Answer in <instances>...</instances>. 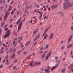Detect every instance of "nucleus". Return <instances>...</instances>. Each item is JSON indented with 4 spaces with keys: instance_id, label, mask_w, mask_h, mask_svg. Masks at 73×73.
Instances as JSON below:
<instances>
[{
    "instance_id": "f257e3e1",
    "label": "nucleus",
    "mask_w": 73,
    "mask_h": 73,
    "mask_svg": "<svg viewBox=\"0 0 73 73\" xmlns=\"http://www.w3.org/2000/svg\"><path fill=\"white\" fill-rule=\"evenodd\" d=\"M65 2L64 3L63 6L64 8V9H68L69 7H70L72 6L71 3L69 2L68 0H65Z\"/></svg>"
},
{
    "instance_id": "f03ea898",
    "label": "nucleus",
    "mask_w": 73,
    "mask_h": 73,
    "mask_svg": "<svg viewBox=\"0 0 73 73\" xmlns=\"http://www.w3.org/2000/svg\"><path fill=\"white\" fill-rule=\"evenodd\" d=\"M9 11H7L6 13L5 14L4 17V20H6L7 19L8 16L9 15Z\"/></svg>"
},
{
    "instance_id": "7ed1b4c3",
    "label": "nucleus",
    "mask_w": 73,
    "mask_h": 73,
    "mask_svg": "<svg viewBox=\"0 0 73 73\" xmlns=\"http://www.w3.org/2000/svg\"><path fill=\"white\" fill-rule=\"evenodd\" d=\"M22 24H23V21H21L19 23V26L18 27V30L20 31L21 29V28L22 26Z\"/></svg>"
},
{
    "instance_id": "20e7f679",
    "label": "nucleus",
    "mask_w": 73,
    "mask_h": 73,
    "mask_svg": "<svg viewBox=\"0 0 73 73\" xmlns=\"http://www.w3.org/2000/svg\"><path fill=\"white\" fill-rule=\"evenodd\" d=\"M51 54H52V52H49L47 54V56H46V60H48V59L49 58V57L50 56V55H51Z\"/></svg>"
},
{
    "instance_id": "39448f33",
    "label": "nucleus",
    "mask_w": 73,
    "mask_h": 73,
    "mask_svg": "<svg viewBox=\"0 0 73 73\" xmlns=\"http://www.w3.org/2000/svg\"><path fill=\"white\" fill-rule=\"evenodd\" d=\"M40 62H35L34 63L33 65L34 66H37V65H40Z\"/></svg>"
},
{
    "instance_id": "423d86ee",
    "label": "nucleus",
    "mask_w": 73,
    "mask_h": 73,
    "mask_svg": "<svg viewBox=\"0 0 73 73\" xmlns=\"http://www.w3.org/2000/svg\"><path fill=\"white\" fill-rule=\"evenodd\" d=\"M40 34H38L36 36L35 38L34 39V40L36 41V40H37V39L38 38H40Z\"/></svg>"
},
{
    "instance_id": "0eeeda50",
    "label": "nucleus",
    "mask_w": 73,
    "mask_h": 73,
    "mask_svg": "<svg viewBox=\"0 0 73 73\" xmlns=\"http://www.w3.org/2000/svg\"><path fill=\"white\" fill-rule=\"evenodd\" d=\"M8 55H6L5 57V59L3 60V64L5 62L6 60H8Z\"/></svg>"
},
{
    "instance_id": "6e6552de",
    "label": "nucleus",
    "mask_w": 73,
    "mask_h": 73,
    "mask_svg": "<svg viewBox=\"0 0 73 73\" xmlns=\"http://www.w3.org/2000/svg\"><path fill=\"white\" fill-rule=\"evenodd\" d=\"M58 6V5H53L51 7V8L52 9H55V8H56Z\"/></svg>"
},
{
    "instance_id": "1a4fd4ad",
    "label": "nucleus",
    "mask_w": 73,
    "mask_h": 73,
    "mask_svg": "<svg viewBox=\"0 0 73 73\" xmlns=\"http://www.w3.org/2000/svg\"><path fill=\"white\" fill-rule=\"evenodd\" d=\"M10 35V33H8L5 36H4V38H7V37H8L9 35Z\"/></svg>"
},
{
    "instance_id": "9d476101",
    "label": "nucleus",
    "mask_w": 73,
    "mask_h": 73,
    "mask_svg": "<svg viewBox=\"0 0 73 73\" xmlns=\"http://www.w3.org/2000/svg\"><path fill=\"white\" fill-rule=\"evenodd\" d=\"M22 38H22V37H18V39L19 40L18 41V43H20V40H21Z\"/></svg>"
},
{
    "instance_id": "9b49d317",
    "label": "nucleus",
    "mask_w": 73,
    "mask_h": 73,
    "mask_svg": "<svg viewBox=\"0 0 73 73\" xmlns=\"http://www.w3.org/2000/svg\"><path fill=\"white\" fill-rule=\"evenodd\" d=\"M53 34L52 33H51L49 37V39H51V38H53Z\"/></svg>"
},
{
    "instance_id": "f8f14e48",
    "label": "nucleus",
    "mask_w": 73,
    "mask_h": 73,
    "mask_svg": "<svg viewBox=\"0 0 73 73\" xmlns=\"http://www.w3.org/2000/svg\"><path fill=\"white\" fill-rule=\"evenodd\" d=\"M12 52H13V49L11 48H10L8 52L9 53H11Z\"/></svg>"
},
{
    "instance_id": "ddd939ff",
    "label": "nucleus",
    "mask_w": 73,
    "mask_h": 73,
    "mask_svg": "<svg viewBox=\"0 0 73 73\" xmlns=\"http://www.w3.org/2000/svg\"><path fill=\"white\" fill-rule=\"evenodd\" d=\"M20 21H21V18H19V19L18 21H17V22L16 23L17 25H18V24H19V23L20 22Z\"/></svg>"
},
{
    "instance_id": "4468645a",
    "label": "nucleus",
    "mask_w": 73,
    "mask_h": 73,
    "mask_svg": "<svg viewBox=\"0 0 73 73\" xmlns=\"http://www.w3.org/2000/svg\"><path fill=\"white\" fill-rule=\"evenodd\" d=\"M15 54H13L11 57V59H13L15 57Z\"/></svg>"
},
{
    "instance_id": "2eb2a0df",
    "label": "nucleus",
    "mask_w": 73,
    "mask_h": 73,
    "mask_svg": "<svg viewBox=\"0 0 73 73\" xmlns=\"http://www.w3.org/2000/svg\"><path fill=\"white\" fill-rule=\"evenodd\" d=\"M29 44H30V41L26 42L25 46H28V45H29Z\"/></svg>"
},
{
    "instance_id": "dca6fc26",
    "label": "nucleus",
    "mask_w": 73,
    "mask_h": 73,
    "mask_svg": "<svg viewBox=\"0 0 73 73\" xmlns=\"http://www.w3.org/2000/svg\"><path fill=\"white\" fill-rule=\"evenodd\" d=\"M58 13L59 14H60L62 16H64V14L62 13V12H61V11L59 12H58Z\"/></svg>"
},
{
    "instance_id": "f3484780",
    "label": "nucleus",
    "mask_w": 73,
    "mask_h": 73,
    "mask_svg": "<svg viewBox=\"0 0 73 73\" xmlns=\"http://www.w3.org/2000/svg\"><path fill=\"white\" fill-rule=\"evenodd\" d=\"M45 72H46L47 73H50V71H49V70L46 69L45 70Z\"/></svg>"
},
{
    "instance_id": "a211bd4d",
    "label": "nucleus",
    "mask_w": 73,
    "mask_h": 73,
    "mask_svg": "<svg viewBox=\"0 0 73 73\" xmlns=\"http://www.w3.org/2000/svg\"><path fill=\"white\" fill-rule=\"evenodd\" d=\"M56 67H57V66H54V67H53L52 69H51V71H52L53 70H54V69H55V68H56Z\"/></svg>"
},
{
    "instance_id": "6ab92c4d",
    "label": "nucleus",
    "mask_w": 73,
    "mask_h": 73,
    "mask_svg": "<svg viewBox=\"0 0 73 73\" xmlns=\"http://www.w3.org/2000/svg\"><path fill=\"white\" fill-rule=\"evenodd\" d=\"M5 24L4 22H3L1 24V27H4V26L5 25V24Z\"/></svg>"
},
{
    "instance_id": "aec40b11",
    "label": "nucleus",
    "mask_w": 73,
    "mask_h": 73,
    "mask_svg": "<svg viewBox=\"0 0 73 73\" xmlns=\"http://www.w3.org/2000/svg\"><path fill=\"white\" fill-rule=\"evenodd\" d=\"M72 44H70V45H69L68 46H67V48H69L70 47H71L72 46Z\"/></svg>"
},
{
    "instance_id": "412c9836",
    "label": "nucleus",
    "mask_w": 73,
    "mask_h": 73,
    "mask_svg": "<svg viewBox=\"0 0 73 73\" xmlns=\"http://www.w3.org/2000/svg\"><path fill=\"white\" fill-rule=\"evenodd\" d=\"M49 29V28H47L45 30V31L44 32V33H46L47 32H48V30Z\"/></svg>"
},
{
    "instance_id": "4be33fe9",
    "label": "nucleus",
    "mask_w": 73,
    "mask_h": 73,
    "mask_svg": "<svg viewBox=\"0 0 73 73\" xmlns=\"http://www.w3.org/2000/svg\"><path fill=\"white\" fill-rule=\"evenodd\" d=\"M49 47V45L48 44H47L46 45L45 48L46 49H48V47Z\"/></svg>"
},
{
    "instance_id": "5701e85b",
    "label": "nucleus",
    "mask_w": 73,
    "mask_h": 73,
    "mask_svg": "<svg viewBox=\"0 0 73 73\" xmlns=\"http://www.w3.org/2000/svg\"><path fill=\"white\" fill-rule=\"evenodd\" d=\"M33 62L32 61L31 64H30V66H33Z\"/></svg>"
},
{
    "instance_id": "b1692460",
    "label": "nucleus",
    "mask_w": 73,
    "mask_h": 73,
    "mask_svg": "<svg viewBox=\"0 0 73 73\" xmlns=\"http://www.w3.org/2000/svg\"><path fill=\"white\" fill-rule=\"evenodd\" d=\"M65 71V70L64 69H62L61 70L62 73H63V72H64Z\"/></svg>"
},
{
    "instance_id": "393cba45",
    "label": "nucleus",
    "mask_w": 73,
    "mask_h": 73,
    "mask_svg": "<svg viewBox=\"0 0 73 73\" xmlns=\"http://www.w3.org/2000/svg\"><path fill=\"white\" fill-rule=\"evenodd\" d=\"M37 33V31H35L33 32V34H36Z\"/></svg>"
},
{
    "instance_id": "a878e982",
    "label": "nucleus",
    "mask_w": 73,
    "mask_h": 73,
    "mask_svg": "<svg viewBox=\"0 0 73 73\" xmlns=\"http://www.w3.org/2000/svg\"><path fill=\"white\" fill-rule=\"evenodd\" d=\"M42 14H41L40 15V16L39 17V19H41V17H42Z\"/></svg>"
},
{
    "instance_id": "bb28decb",
    "label": "nucleus",
    "mask_w": 73,
    "mask_h": 73,
    "mask_svg": "<svg viewBox=\"0 0 73 73\" xmlns=\"http://www.w3.org/2000/svg\"><path fill=\"white\" fill-rule=\"evenodd\" d=\"M42 58H44L45 57V54H43L42 56Z\"/></svg>"
},
{
    "instance_id": "cd10ccee",
    "label": "nucleus",
    "mask_w": 73,
    "mask_h": 73,
    "mask_svg": "<svg viewBox=\"0 0 73 73\" xmlns=\"http://www.w3.org/2000/svg\"><path fill=\"white\" fill-rule=\"evenodd\" d=\"M21 45L22 48H23V47H24V45L23 46V43H21Z\"/></svg>"
},
{
    "instance_id": "c85d7f7f",
    "label": "nucleus",
    "mask_w": 73,
    "mask_h": 73,
    "mask_svg": "<svg viewBox=\"0 0 73 73\" xmlns=\"http://www.w3.org/2000/svg\"><path fill=\"white\" fill-rule=\"evenodd\" d=\"M46 36L48 37V35L47 34H46V35L44 37V39H46Z\"/></svg>"
},
{
    "instance_id": "c756f323",
    "label": "nucleus",
    "mask_w": 73,
    "mask_h": 73,
    "mask_svg": "<svg viewBox=\"0 0 73 73\" xmlns=\"http://www.w3.org/2000/svg\"><path fill=\"white\" fill-rule=\"evenodd\" d=\"M15 43H16V41L15 40L13 42V45H15Z\"/></svg>"
},
{
    "instance_id": "7c9ffc66",
    "label": "nucleus",
    "mask_w": 73,
    "mask_h": 73,
    "mask_svg": "<svg viewBox=\"0 0 73 73\" xmlns=\"http://www.w3.org/2000/svg\"><path fill=\"white\" fill-rule=\"evenodd\" d=\"M40 72H43V71H44V69H43V68H41V69L40 70Z\"/></svg>"
},
{
    "instance_id": "2f4dec72",
    "label": "nucleus",
    "mask_w": 73,
    "mask_h": 73,
    "mask_svg": "<svg viewBox=\"0 0 73 73\" xmlns=\"http://www.w3.org/2000/svg\"><path fill=\"white\" fill-rule=\"evenodd\" d=\"M70 40H71V38H69L68 39V43H69V41H70Z\"/></svg>"
},
{
    "instance_id": "473e14b6",
    "label": "nucleus",
    "mask_w": 73,
    "mask_h": 73,
    "mask_svg": "<svg viewBox=\"0 0 73 73\" xmlns=\"http://www.w3.org/2000/svg\"><path fill=\"white\" fill-rule=\"evenodd\" d=\"M11 13V15H13V14H14V12H13V11H12Z\"/></svg>"
},
{
    "instance_id": "72a5a7b5",
    "label": "nucleus",
    "mask_w": 73,
    "mask_h": 73,
    "mask_svg": "<svg viewBox=\"0 0 73 73\" xmlns=\"http://www.w3.org/2000/svg\"><path fill=\"white\" fill-rule=\"evenodd\" d=\"M5 44H3V46H5V47H7V45H6V46H5Z\"/></svg>"
},
{
    "instance_id": "f704fd0d",
    "label": "nucleus",
    "mask_w": 73,
    "mask_h": 73,
    "mask_svg": "<svg viewBox=\"0 0 73 73\" xmlns=\"http://www.w3.org/2000/svg\"><path fill=\"white\" fill-rule=\"evenodd\" d=\"M3 4H4L5 3V0H4L3 1Z\"/></svg>"
},
{
    "instance_id": "c9c22d12",
    "label": "nucleus",
    "mask_w": 73,
    "mask_h": 73,
    "mask_svg": "<svg viewBox=\"0 0 73 73\" xmlns=\"http://www.w3.org/2000/svg\"><path fill=\"white\" fill-rule=\"evenodd\" d=\"M43 47L42 46L41 48L40 49V50H43Z\"/></svg>"
},
{
    "instance_id": "e433bc0d",
    "label": "nucleus",
    "mask_w": 73,
    "mask_h": 73,
    "mask_svg": "<svg viewBox=\"0 0 73 73\" xmlns=\"http://www.w3.org/2000/svg\"><path fill=\"white\" fill-rule=\"evenodd\" d=\"M5 64L6 65H9V62H8L6 63H5Z\"/></svg>"
},
{
    "instance_id": "4c0bfd02",
    "label": "nucleus",
    "mask_w": 73,
    "mask_h": 73,
    "mask_svg": "<svg viewBox=\"0 0 73 73\" xmlns=\"http://www.w3.org/2000/svg\"><path fill=\"white\" fill-rule=\"evenodd\" d=\"M19 53H20V51L19 50L18 51L17 54H19Z\"/></svg>"
},
{
    "instance_id": "58836bf2",
    "label": "nucleus",
    "mask_w": 73,
    "mask_h": 73,
    "mask_svg": "<svg viewBox=\"0 0 73 73\" xmlns=\"http://www.w3.org/2000/svg\"><path fill=\"white\" fill-rule=\"evenodd\" d=\"M4 48L3 47H2L1 48V50H4Z\"/></svg>"
},
{
    "instance_id": "ea45409f",
    "label": "nucleus",
    "mask_w": 73,
    "mask_h": 73,
    "mask_svg": "<svg viewBox=\"0 0 73 73\" xmlns=\"http://www.w3.org/2000/svg\"><path fill=\"white\" fill-rule=\"evenodd\" d=\"M72 37H73V35H71L70 36V38H72Z\"/></svg>"
},
{
    "instance_id": "a19ab883",
    "label": "nucleus",
    "mask_w": 73,
    "mask_h": 73,
    "mask_svg": "<svg viewBox=\"0 0 73 73\" xmlns=\"http://www.w3.org/2000/svg\"><path fill=\"white\" fill-rule=\"evenodd\" d=\"M15 68H16V66H14L13 68V69L14 70V69H15Z\"/></svg>"
},
{
    "instance_id": "79ce46f5",
    "label": "nucleus",
    "mask_w": 73,
    "mask_h": 73,
    "mask_svg": "<svg viewBox=\"0 0 73 73\" xmlns=\"http://www.w3.org/2000/svg\"><path fill=\"white\" fill-rule=\"evenodd\" d=\"M3 1V0H0V4H1L2 2Z\"/></svg>"
},
{
    "instance_id": "37998d69",
    "label": "nucleus",
    "mask_w": 73,
    "mask_h": 73,
    "mask_svg": "<svg viewBox=\"0 0 73 73\" xmlns=\"http://www.w3.org/2000/svg\"><path fill=\"white\" fill-rule=\"evenodd\" d=\"M3 65H1L0 66V68H3Z\"/></svg>"
},
{
    "instance_id": "c03bdc74",
    "label": "nucleus",
    "mask_w": 73,
    "mask_h": 73,
    "mask_svg": "<svg viewBox=\"0 0 73 73\" xmlns=\"http://www.w3.org/2000/svg\"><path fill=\"white\" fill-rule=\"evenodd\" d=\"M10 32V30H9L7 32V33H9Z\"/></svg>"
},
{
    "instance_id": "a18cd8bd",
    "label": "nucleus",
    "mask_w": 73,
    "mask_h": 73,
    "mask_svg": "<svg viewBox=\"0 0 73 73\" xmlns=\"http://www.w3.org/2000/svg\"><path fill=\"white\" fill-rule=\"evenodd\" d=\"M3 53V51L2 50V51H1L0 52V53L1 54V53Z\"/></svg>"
},
{
    "instance_id": "49530a36",
    "label": "nucleus",
    "mask_w": 73,
    "mask_h": 73,
    "mask_svg": "<svg viewBox=\"0 0 73 73\" xmlns=\"http://www.w3.org/2000/svg\"><path fill=\"white\" fill-rule=\"evenodd\" d=\"M4 8V7L2 6V7H1L0 8H1V9H3Z\"/></svg>"
},
{
    "instance_id": "de8ad7c7",
    "label": "nucleus",
    "mask_w": 73,
    "mask_h": 73,
    "mask_svg": "<svg viewBox=\"0 0 73 73\" xmlns=\"http://www.w3.org/2000/svg\"><path fill=\"white\" fill-rule=\"evenodd\" d=\"M39 13L40 14H42L43 13V12H39Z\"/></svg>"
},
{
    "instance_id": "09e8293b",
    "label": "nucleus",
    "mask_w": 73,
    "mask_h": 73,
    "mask_svg": "<svg viewBox=\"0 0 73 73\" xmlns=\"http://www.w3.org/2000/svg\"><path fill=\"white\" fill-rule=\"evenodd\" d=\"M8 30V28H6L5 29V30L6 31H7Z\"/></svg>"
},
{
    "instance_id": "8fccbe9b",
    "label": "nucleus",
    "mask_w": 73,
    "mask_h": 73,
    "mask_svg": "<svg viewBox=\"0 0 73 73\" xmlns=\"http://www.w3.org/2000/svg\"><path fill=\"white\" fill-rule=\"evenodd\" d=\"M58 57H55V59H56V60H57V59H58Z\"/></svg>"
},
{
    "instance_id": "3c124183",
    "label": "nucleus",
    "mask_w": 73,
    "mask_h": 73,
    "mask_svg": "<svg viewBox=\"0 0 73 73\" xmlns=\"http://www.w3.org/2000/svg\"><path fill=\"white\" fill-rule=\"evenodd\" d=\"M13 1H11L10 3V4H13Z\"/></svg>"
},
{
    "instance_id": "603ef678",
    "label": "nucleus",
    "mask_w": 73,
    "mask_h": 73,
    "mask_svg": "<svg viewBox=\"0 0 73 73\" xmlns=\"http://www.w3.org/2000/svg\"><path fill=\"white\" fill-rule=\"evenodd\" d=\"M17 15H19V11H18L17 12Z\"/></svg>"
},
{
    "instance_id": "864d4df0",
    "label": "nucleus",
    "mask_w": 73,
    "mask_h": 73,
    "mask_svg": "<svg viewBox=\"0 0 73 73\" xmlns=\"http://www.w3.org/2000/svg\"><path fill=\"white\" fill-rule=\"evenodd\" d=\"M29 57H30V56H29V55L27 57V59H28V58H29Z\"/></svg>"
},
{
    "instance_id": "5fc2aeb1",
    "label": "nucleus",
    "mask_w": 73,
    "mask_h": 73,
    "mask_svg": "<svg viewBox=\"0 0 73 73\" xmlns=\"http://www.w3.org/2000/svg\"><path fill=\"white\" fill-rule=\"evenodd\" d=\"M15 11H16V9L15 8L13 11V12H15Z\"/></svg>"
},
{
    "instance_id": "6e6d98bb",
    "label": "nucleus",
    "mask_w": 73,
    "mask_h": 73,
    "mask_svg": "<svg viewBox=\"0 0 73 73\" xmlns=\"http://www.w3.org/2000/svg\"><path fill=\"white\" fill-rule=\"evenodd\" d=\"M12 65H11L9 66V68H11V67H12Z\"/></svg>"
},
{
    "instance_id": "4d7b16f0",
    "label": "nucleus",
    "mask_w": 73,
    "mask_h": 73,
    "mask_svg": "<svg viewBox=\"0 0 73 73\" xmlns=\"http://www.w3.org/2000/svg\"><path fill=\"white\" fill-rule=\"evenodd\" d=\"M13 21V19H11V20H10V21L11 22H12V21Z\"/></svg>"
},
{
    "instance_id": "13d9d810",
    "label": "nucleus",
    "mask_w": 73,
    "mask_h": 73,
    "mask_svg": "<svg viewBox=\"0 0 73 73\" xmlns=\"http://www.w3.org/2000/svg\"><path fill=\"white\" fill-rule=\"evenodd\" d=\"M37 42H35L34 44V45H35L36 44Z\"/></svg>"
},
{
    "instance_id": "bf43d9fd",
    "label": "nucleus",
    "mask_w": 73,
    "mask_h": 73,
    "mask_svg": "<svg viewBox=\"0 0 73 73\" xmlns=\"http://www.w3.org/2000/svg\"><path fill=\"white\" fill-rule=\"evenodd\" d=\"M25 49V48H23L22 49V50H24Z\"/></svg>"
},
{
    "instance_id": "052dcab7",
    "label": "nucleus",
    "mask_w": 73,
    "mask_h": 73,
    "mask_svg": "<svg viewBox=\"0 0 73 73\" xmlns=\"http://www.w3.org/2000/svg\"><path fill=\"white\" fill-rule=\"evenodd\" d=\"M36 7L37 8H39V6L38 5H37Z\"/></svg>"
},
{
    "instance_id": "680f3d73",
    "label": "nucleus",
    "mask_w": 73,
    "mask_h": 73,
    "mask_svg": "<svg viewBox=\"0 0 73 73\" xmlns=\"http://www.w3.org/2000/svg\"><path fill=\"white\" fill-rule=\"evenodd\" d=\"M1 59H2L1 57L0 58V62H1Z\"/></svg>"
},
{
    "instance_id": "e2e57ef3",
    "label": "nucleus",
    "mask_w": 73,
    "mask_h": 73,
    "mask_svg": "<svg viewBox=\"0 0 73 73\" xmlns=\"http://www.w3.org/2000/svg\"><path fill=\"white\" fill-rule=\"evenodd\" d=\"M17 38H14V40H16Z\"/></svg>"
},
{
    "instance_id": "0e129e2a",
    "label": "nucleus",
    "mask_w": 73,
    "mask_h": 73,
    "mask_svg": "<svg viewBox=\"0 0 73 73\" xmlns=\"http://www.w3.org/2000/svg\"><path fill=\"white\" fill-rule=\"evenodd\" d=\"M26 52H24V54H26Z\"/></svg>"
},
{
    "instance_id": "69168bd1",
    "label": "nucleus",
    "mask_w": 73,
    "mask_h": 73,
    "mask_svg": "<svg viewBox=\"0 0 73 73\" xmlns=\"http://www.w3.org/2000/svg\"><path fill=\"white\" fill-rule=\"evenodd\" d=\"M8 48H6L5 49V50H8Z\"/></svg>"
},
{
    "instance_id": "338daca9",
    "label": "nucleus",
    "mask_w": 73,
    "mask_h": 73,
    "mask_svg": "<svg viewBox=\"0 0 73 73\" xmlns=\"http://www.w3.org/2000/svg\"><path fill=\"white\" fill-rule=\"evenodd\" d=\"M0 20H2V18L0 17Z\"/></svg>"
},
{
    "instance_id": "774afa93",
    "label": "nucleus",
    "mask_w": 73,
    "mask_h": 73,
    "mask_svg": "<svg viewBox=\"0 0 73 73\" xmlns=\"http://www.w3.org/2000/svg\"><path fill=\"white\" fill-rule=\"evenodd\" d=\"M29 8V6H27V9H28Z\"/></svg>"
}]
</instances>
